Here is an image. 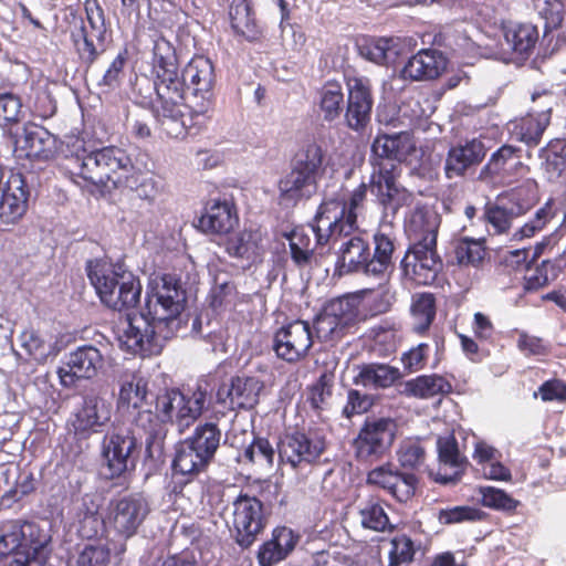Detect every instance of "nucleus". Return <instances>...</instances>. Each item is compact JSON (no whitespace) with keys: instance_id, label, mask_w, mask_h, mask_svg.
<instances>
[{"instance_id":"obj_54","label":"nucleus","mask_w":566,"mask_h":566,"mask_svg":"<svg viewBox=\"0 0 566 566\" xmlns=\"http://www.w3.org/2000/svg\"><path fill=\"white\" fill-rule=\"evenodd\" d=\"M129 60V50L122 48L117 55L108 64L107 69L97 81L96 85L102 92L107 93L117 90L125 77V69Z\"/></svg>"},{"instance_id":"obj_21","label":"nucleus","mask_w":566,"mask_h":566,"mask_svg":"<svg viewBox=\"0 0 566 566\" xmlns=\"http://www.w3.org/2000/svg\"><path fill=\"white\" fill-rule=\"evenodd\" d=\"M442 269L437 247L411 244L401 260L403 276L415 285H431Z\"/></svg>"},{"instance_id":"obj_58","label":"nucleus","mask_w":566,"mask_h":566,"mask_svg":"<svg viewBox=\"0 0 566 566\" xmlns=\"http://www.w3.org/2000/svg\"><path fill=\"white\" fill-rule=\"evenodd\" d=\"M243 458L249 463L271 468L274 463L275 450L268 438L253 432L252 441L243 450Z\"/></svg>"},{"instance_id":"obj_38","label":"nucleus","mask_w":566,"mask_h":566,"mask_svg":"<svg viewBox=\"0 0 566 566\" xmlns=\"http://www.w3.org/2000/svg\"><path fill=\"white\" fill-rule=\"evenodd\" d=\"M148 394V380L139 373H124L119 380L117 409L133 415L143 407Z\"/></svg>"},{"instance_id":"obj_18","label":"nucleus","mask_w":566,"mask_h":566,"mask_svg":"<svg viewBox=\"0 0 566 566\" xmlns=\"http://www.w3.org/2000/svg\"><path fill=\"white\" fill-rule=\"evenodd\" d=\"M347 91L344 123L349 129L361 134L371 120L374 106L371 82L363 76L352 77L347 81Z\"/></svg>"},{"instance_id":"obj_53","label":"nucleus","mask_w":566,"mask_h":566,"mask_svg":"<svg viewBox=\"0 0 566 566\" xmlns=\"http://www.w3.org/2000/svg\"><path fill=\"white\" fill-rule=\"evenodd\" d=\"M385 502L378 497L368 499L359 510L360 523L364 528L375 532L392 531L388 514L385 511Z\"/></svg>"},{"instance_id":"obj_56","label":"nucleus","mask_w":566,"mask_h":566,"mask_svg":"<svg viewBox=\"0 0 566 566\" xmlns=\"http://www.w3.org/2000/svg\"><path fill=\"white\" fill-rule=\"evenodd\" d=\"M334 378L333 373L324 371L314 384L307 387L306 400L314 411L321 412L327 408L333 395Z\"/></svg>"},{"instance_id":"obj_41","label":"nucleus","mask_w":566,"mask_h":566,"mask_svg":"<svg viewBox=\"0 0 566 566\" xmlns=\"http://www.w3.org/2000/svg\"><path fill=\"white\" fill-rule=\"evenodd\" d=\"M374 250L370 251V276L384 280L395 269L394 254L396 251L395 238L388 233L377 231L373 235Z\"/></svg>"},{"instance_id":"obj_59","label":"nucleus","mask_w":566,"mask_h":566,"mask_svg":"<svg viewBox=\"0 0 566 566\" xmlns=\"http://www.w3.org/2000/svg\"><path fill=\"white\" fill-rule=\"evenodd\" d=\"M389 566H407L416 555L415 542L407 534H397L390 541Z\"/></svg>"},{"instance_id":"obj_5","label":"nucleus","mask_w":566,"mask_h":566,"mask_svg":"<svg viewBox=\"0 0 566 566\" xmlns=\"http://www.w3.org/2000/svg\"><path fill=\"white\" fill-rule=\"evenodd\" d=\"M181 95L187 98L192 126L206 128L210 123L214 111L216 84L214 65L205 55H195L178 73Z\"/></svg>"},{"instance_id":"obj_37","label":"nucleus","mask_w":566,"mask_h":566,"mask_svg":"<svg viewBox=\"0 0 566 566\" xmlns=\"http://www.w3.org/2000/svg\"><path fill=\"white\" fill-rule=\"evenodd\" d=\"M20 149L29 159L49 160L56 153V138L43 126L29 124L24 126Z\"/></svg>"},{"instance_id":"obj_12","label":"nucleus","mask_w":566,"mask_h":566,"mask_svg":"<svg viewBox=\"0 0 566 566\" xmlns=\"http://www.w3.org/2000/svg\"><path fill=\"white\" fill-rule=\"evenodd\" d=\"M270 512L255 495L241 491L232 502L231 533L235 544L250 548L264 532Z\"/></svg>"},{"instance_id":"obj_3","label":"nucleus","mask_w":566,"mask_h":566,"mask_svg":"<svg viewBox=\"0 0 566 566\" xmlns=\"http://www.w3.org/2000/svg\"><path fill=\"white\" fill-rule=\"evenodd\" d=\"M367 190V185L361 182L348 198L336 193L321 202L312 227L317 247H326L358 229L357 211L364 206Z\"/></svg>"},{"instance_id":"obj_42","label":"nucleus","mask_w":566,"mask_h":566,"mask_svg":"<svg viewBox=\"0 0 566 566\" xmlns=\"http://www.w3.org/2000/svg\"><path fill=\"white\" fill-rule=\"evenodd\" d=\"M229 18L233 32L250 42L258 41L262 36L251 3L248 0L231 2Z\"/></svg>"},{"instance_id":"obj_9","label":"nucleus","mask_w":566,"mask_h":566,"mask_svg":"<svg viewBox=\"0 0 566 566\" xmlns=\"http://www.w3.org/2000/svg\"><path fill=\"white\" fill-rule=\"evenodd\" d=\"M130 157L126 151L116 146H104L102 148H92L90 154L82 161L77 171H71V179L90 188V191H98L101 195L111 192L114 189V179L119 174L128 172Z\"/></svg>"},{"instance_id":"obj_39","label":"nucleus","mask_w":566,"mask_h":566,"mask_svg":"<svg viewBox=\"0 0 566 566\" xmlns=\"http://www.w3.org/2000/svg\"><path fill=\"white\" fill-rule=\"evenodd\" d=\"M222 243L226 253L235 259L254 262L262 254V233L259 229H243L224 235Z\"/></svg>"},{"instance_id":"obj_15","label":"nucleus","mask_w":566,"mask_h":566,"mask_svg":"<svg viewBox=\"0 0 566 566\" xmlns=\"http://www.w3.org/2000/svg\"><path fill=\"white\" fill-rule=\"evenodd\" d=\"M112 419V405L97 395H86L67 420L69 432L77 441L101 433Z\"/></svg>"},{"instance_id":"obj_1","label":"nucleus","mask_w":566,"mask_h":566,"mask_svg":"<svg viewBox=\"0 0 566 566\" xmlns=\"http://www.w3.org/2000/svg\"><path fill=\"white\" fill-rule=\"evenodd\" d=\"M185 303L186 292L179 280L164 275L161 284L147 293L146 312L128 315L127 328L119 336L120 344L142 357L159 355L165 343L175 335Z\"/></svg>"},{"instance_id":"obj_52","label":"nucleus","mask_w":566,"mask_h":566,"mask_svg":"<svg viewBox=\"0 0 566 566\" xmlns=\"http://www.w3.org/2000/svg\"><path fill=\"white\" fill-rule=\"evenodd\" d=\"M505 39L514 53L528 57L538 42L539 32L532 23H520L505 32Z\"/></svg>"},{"instance_id":"obj_55","label":"nucleus","mask_w":566,"mask_h":566,"mask_svg":"<svg viewBox=\"0 0 566 566\" xmlns=\"http://www.w3.org/2000/svg\"><path fill=\"white\" fill-rule=\"evenodd\" d=\"M287 240L291 259L294 264L298 268L308 265L314 255L315 248H318L316 244H312L311 235L304 229L296 228L287 235Z\"/></svg>"},{"instance_id":"obj_27","label":"nucleus","mask_w":566,"mask_h":566,"mask_svg":"<svg viewBox=\"0 0 566 566\" xmlns=\"http://www.w3.org/2000/svg\"><path fill=\"white\" fill-rule=\"evenodd\" d=\"M439 469L434 481L442 485L454 484L465 473L469 460L460 451L459 443L453 433L437 439Z\"/></svg>"},{"instance_id":"obj_28","label":"nucleus","mask_w":566,"mask_h":566,"mask_svg":"<svg viewBox=\"0 0 566 566\" xmlns=\"http://www.w3.org/2000/svg\"><path fill=\"white\" fill-rule=\"evenodd\" d=\"M239 223L237 206L233 199H209L202 214L198 219L197 227L205 233L228 235Z\"/></svg>"},{"instance_id":"obj_4","label":"nucleus","mask_w":566,"mask_h":566,"mask_svg":"<svg viewBox=\"0 0 566 566\" xmlns=\"http://www.w3.org/2000/svg\"><path fill=\"white\" fill-rule=\"evenodd\" d=\"M87 276L101 302L113 311H126L140 302L142 283L123 263L88 261Z\"/></svg>"},{"instance_id":"obj_22","label":"nucleus","mask_w":566,"mask_h":566,"mask_svg":"<svg viewBox=\"0 0 566 566\" xmlns=\"http://www.w3.org/2000/svg\"><path fill=\"white\" fill-rule=\"evenodd\" d=\"M149 63L155 91L181 87L178 80L179 57L177 50L163 34L156 33L153 36Z\"/></svg>"},{"instance_id":"obj_62","label":"nucleus","mask_w":566,"mask_h":566,"mask_svg":"<svg viewBox=\"0 0 566 566\" xmlns=\"http://www.w3.org/2000/svg\"><path fill=\"white\" fill-rule=\"evenodd\" d=\"M111 559V549L106 543L94 539L84 545L80 552L76 566H107Z\"/></svg>"},{"instance_id":"obj_10","label":"nucleus","mask_w":566,"mask_h":566,"mask_svg":"<svg viewBox=\"0 0 566 566\" xmlns=\"http://www.w3.org/2000/svg\"><path fill=\"white\" fill-rule=\"evenodd\" d=\"M397 423L390 417H366L352 442L354 457L363 464H374L390 453Z\"/></svg>"},{"instance_id":"obj_20","label":"nucleus","mask_w":566,"mask_h":566,"mask_svg":"<svg viewBox=\"0 0 566 566\" xmlns=\"http://www.w3.org/2000/svg\"><path fill=\"white\" fill-rule=\"evenodd\" d=\"M325 449L326 441L323 436L315 431L295 430L284 436L277 451L282 461L297 468L317 462Z\"/></svg>"},{"instance_id":"obj_16","label":"nucleus","mask_w":566,"mask_h":566,"mask_svg":"<svg viewBox=\"0 0 566 566\" xmlns=\"http://www.w3.org/2000/svg\"><path fill=\"white\" fill-rule=\"evenodd\" d=\"M150 513V504L143 493H130L112 500L107 523L119 536H134Z\"/></svg>"},{"instance_id":"obj_61","label":"nucleus","mask_w":566,"mask_h":566,"mask_svg":"<svg viewBox=\"0 0 566 566\" xmlns=\"http://www.w3.org/2000/svg\"><path fill=\"white\" fill-rule=\"evenodd\" d=\"M397 458L402 469L418 470L424 463L426 449L419 440L408 439L400 444Z\"/></svg>"},{"instance_id":"obj_40","label":"nucleus","mask_w":566,"mask_h":566,"mask_svg":"<svg viewBox=\"0 0 566 566\" xmlns=\"http://www.w3.org/2000/svg\"><path fill=\"white\" fill-rule=\"evenodd\" d=\"M128 172L119 174L114 179V189H127L136 196L151 203L159 193V187L153 174L149 170L136 168L132 163Z\"/></svg>"},{"instance_id":"obj_48","label":"nucleus","mask_w":566,"mask_h":566,"mask_svg":"<svg viewBox=\"0 0 566 566\" xmlns=\"http://www.w3.org/2000/svg\"><path fill=\"white\" fill-rule=\"evenodd\" d=\"M221 438L222 432L218 423L205 422L199 423L192 434L185 440L212 462L220 447Z\"/></svg>"},{"instance_id":"obj_49","label":"nucleus","mask_w":566,"mask_h":566,"mask_svg":"<svg viewBox=\"0 0 566 566\" xmlns=\"http://www.w3.org/2000/svg\"><path fill=\"white\" fill-rule=\"evenodd\" d=\"M207 400V391L198 387L191 396L184 394V402L177 405L174 423L180 433L185 432L201 416Z\"/></svg>"},{"instance_id":"obj_13","label":"nucleus","mask_w":566,"mask_h":566,"mask_svg":"<svg viewBox=\"0 0 566 566\" xmlns=\"http://www.w3.org/2000/svg\"><path fill=\"white\" fill-rule=\"evenodd\" d=\"M361 301L356 296H342L331 301L315 319L317 337L324 342H338L352 327L365 322L368 315L359 310Z\"/></svg>"},{"instance_id":"obj_2","label":"nucleus","mask_w":566,"mask_h":566,"mask_svg":"<svg viewBox=\"0 0 566 566\" xmlns=\"http://www.w3.org/2000/svg\"><path fill=\"white\" fill-rule=\"evenodd\" d=\"M415 150L412 136L407 132L378 133L374 138L369 156L373 170L367 188L385 210L396 211L410 199L411 195L397 181V163L406 160Z\"/></svg>"},{"instance_id":"obj_14","label":"nucleus","mask_w":566,"mask_h":566,"mask_svg":"<svg viewBox=\"0 0 566 566\" xmlns=\"http://www.w3.org/2000/svg\"><path fill=\"white\" fill-rule=\"evenodd\" d=\"M138 446L134 431L123 426H114L102 442L105 476L117 479L135 468L132 454Z\"/></svg>"},{"instance_id":"obj_60","label":"nucleus","mask_w":566,"mask_h":566,"mask_svg":"<svg viewBox=\"0 0 566 566\" xmlns=\"http://www.w3.org/2000/svg\"><path fill=\"white\" fill-rule=\"evenodd\" d=\"M454 254L459 264L478 266L484 260L486 249L483 241L464 238L457 243Z\"/></svg>"},{"instance_id":"obj_34","label":"nucleus","mask_w":566,"mask_h":566,"mask_svg":"<svg viewBox=\"0 0 566 566\" xmlns=\"http://www.w3.org/2000/svg\"><path fill=\"white\" fill-rule=\"evenodd\" d=\"M298 542L296 535L286 526H277L272 532V537L260 545L256 558L260 566H273L285 559L295 548Z\"/></svg>"},{"instance_id":"obj_45","label":"nucleus","mask_w":566,"mask_h":566,"mask_svg":"<svg viewBox=\"0 0 566 566\" xmlns=\"http://www.w3.org/2000/svg\"><path fill=\"white\" fill-rule=\"evenodd\" d=\"M401 46L395 38H371L360 46L361 55L378 65H388L397 61Z\"/></svg>"},{"instance_id":"obj_23","label":"nucleus","mask_w":566,"mask_h":566,"mask_svg":"<svg viewBox=\"0 0 566 566\" xmlns=\"http://www.w3.org/2000/svg\"><path fill=\"white\" fill-rule=\"evenodd\" d=\"M264 382L255 376L237 375L222 382L216 394L217 402L231 410L253 409L260 399Z\"/></svg>"},{"instance_id":"obj_25","label":"nucleus","mask_w":566,"mask_h":566,"mask_svg":"<svg viewBox=\"0 0 566 566\" xmlns=\"http://www.w3.org/2000/svg\"><path fill=\"white\" fill-rule=\"evenodd\" d=\"M366 483L386 491L398 502L406 503L415 495L418 479L413 473L401 472L387 462L371 469L367 473Z\"/></svg>"},{"instance_id":"obj_51","label":"nucleus","mask_w":566,"mask_h":566,"mask_svg":"<svg viewBox=\"0 0 566 566\" xmlns=\"http://www.w3.org/2000/svg\"><path fill=\"white\" fill-rule=\"evenodd\" d=\"M542 167L551 177L559 178L566 172V138L551 139L538 151Z\"/></svg>"},{"instance_id":"obj_43","label":"nucleus","mask_w":566,"mask_h":566,"mask_svg":"<svg viewBox=\"0 0 566 566\" xmlns=\"http://www.w3.org/2000/svg\"><path fill=\"white\" fill-rule=\"evenodd\" d=\"M403 392L407 396L430 399L452 392V384L438 374L421 375L405 382Z\"/></svg>"},{"instance_id":"obj_44","label":"nucleus","mask_w":566,"mask_h":566,"mask_svg":"<svg viewBox=\"0 0 566 566\" xmlns=\"http://www.w3.org/2000/svg\"><path fill=\"white\" fill-rule=\"evenodd\" d=\"M410 312L413 318L412 332L426 336L436 319L437 300L429 292L416 293L411 300Z\"/></svg>"},{"instance_id":"obj_31","label":"nucleus","mask_w":566,"mask_h":566,"mask_svg":"<svg viewBox=\"0 0 566 566\" xmlns=\"http://www.w3.org/2000/svg\"><path fill=\"white\" fill-rule=\"evenodd\" d=\"M486 155V147L480 138L465 140L464 144L452 146L444 161V174L448 179L465 176L472 167L480 165Z\"/></svg>"},{"instance_id":"obj_19","label":"nucleus","mask_w":566,"mask_h":566,"mask_svg":"<svg viewBox=\"0 0 566 566\" xmlns=\"http://www.w3.org/2000/svg\"><path fill=\"white\" fill-rule=\"evenodd\" d=\"M312 346L313 332L306 321H292L274 333L273 350L287 363H297L305 358Z\"/></svg>"},{"instance_id":"obj_50","label":"nucleus","mask_w":566,"mask_h":566,"mask_svg":"<svg viewBox=\"0 0 566 566\" xmlns=\"http://www.w3.org/2000/svg\"><path fill=\"white\" fill-rule=\"evenodd\" d=\"M318 107L324 120L332 123L339 118L344 109V92L337 81H327L318 90Z\"/></svg>"},{"instance_id":"obj_17","label":"nucleus","mask_w":566,"mask_h":566,"mask_svg":"<svg viewBox=\"0 0 566 566\" xmlns=\"http://www.w3.org/2000/svg\"><path fill=\"white\" fill-rule=\"evenodd\" d=\"M212 462L185 439L175 447L171 461V478L167 484L169 494L179 496L185 488L206 472Z\"/></svg>"},{"instance_id":"obj_24","label":"nucleus","mask_w":566,"mask_h":566,"mask_svg":"<svg viewBox=\"0 0 566 566\" xmlns=\"http://www.w3.org/2000/svg\"><path fill=\"white\" fill-rule=\"evenodd\" d=\"M30 189L21 174H12L0 196V230L17 226L29 209Z\"/></svg>"},{"instance_id":"obj_46","label":"nucleus","mask_w":566,"mask_h":566,"mask_svg":"<svg viewBox=\"0 0 566 566\" xmlns=\"http://www.w3.org/2000/svg\"><path fill=\"white\" fill-rule=\"evenodd\" d=\"M401 378L397 367L386 364H365L360 367L354 382L364 387L388 388Z\"/></svg>"},{"instance_id":"obj_8","label":"nucleus","mask_w":566,"mask_h":566,"mask_svg":"<svg viewBox=\"0 0 566 566\" xmlns=\"http://www.w3.org/2000/svg\"><path fill=\"white\" fill-rule=\"evenodd\" d=\"M84 11L85 19L71 30L70 38L78 61L90 69L107 51L113 32L98 0H85Z\"/></svg>"},{"instance_id":"obj_47","label":"nucleus","mask_w":566,"mask_h":566,"mask_svg":"<svg viewBox=\"0 0 566 566\" xmlns=\"http://www.w3.org/2000/svg\"><path fill=\"white\" fill-rule=\"evenodd\" d=\"M562 268L558 260H543L541 263L528 264L523 276V290L536 292L555 281Z\"/></svg>"},{"instance_id":"obj_33","label":"nucleus","mask_w":566,"mask_h":566,"mask_svg":"<svg viewBox=\"0 0 566 566\" xmlns=\"http://www.w3.org/2000/svg\"><path fill=\"white\" fill-rule=\"evenodd\" d=\"M440 226L439 216L427 206H417L406 219V232L412 244L426 243L437 247V235Z\"/></svg>"},{"instance_id":"obj_57","label":"nucleus","mask_w":566,"mask_h":566,"mask_svg":"<svg viewBox=\"0 0 566 566\" xmlns=\"http://www.w3.org/2000/svg\"><path fill=\"white\" fill-rule=\"evenodd\" d=\"M481 495L480 503L489 509L514 513L520 505V501L511 496L502 489L494 486H480L478 490Z\"/></svg>"},{"instance_id":"obj_30","label":"nucleus","mask_w":566,"mask_h":566,"mask_svg":"<svg viewBox=\"0 0 566 566\" xmlns=\"http://www.w3.org/2000/svg\"><path fill=\"white\" fill-rule=\"evenodd\" d=\"M103 366V356L94 346H83L70 354L66 367L59 369L61 384L72 387L78 379H91Z\"/></svg>"},{"instance_id":"obj_35","label":"nucleus","mask_w":566,"mask_h":566,"mask_svg":"<svg viewBox=\"0 0 566 566\" xmlns=\"http://www.w3.org/2000/svg\"><path fill=\"white\" fill-rule=\"evenodd\" d=\"M551 106L539 112H528L525 116L511 122V133L516 140L534 148L539 145L551 124Z\"/></svg>"},{"instance_id":"obj_26","label":"nucleus","mask_w":566,"mask_h":566,"mask_svg":"<svg viewBox=\"0 0 566 566\" xmlns=\"http://www.w3.org/2000/svg\"><path fill=\"white\" fill-rule=\"evenodd\" d=\"M524 168L522 148L504 144L491 155L488 163L481 168L479 180L510 182Z\"/></svg>"},{"instance_id":"obj_64","label":"nucleus","mask_w":566,"mask_h":566,"mask_svg":"<svg viewBox=\"0 0 566 566\" xmlns=\"http://www.w3.org/2000/svg\"><path fill=\"white\" fill-rule=\"evenodd\" d=\"M485 513L473 506L460 505L439 511L438 520L442 524H457L462 522H476L485 517Z\"/></svg>"},{"instance_id":"obj_29","label":"nucleus","mask_w":566,"mask_h":566,"mask_svg":"<svg viewBox=\"0 0 566 566\" xmlns=\"http://www.w3.org/2000/svg\"><path fill=\"white\" fill-rule=\"evenodd\" d=\"M337 252L335 270L339 275L361 273L370 276V244L360 234L346 237Z\"/></svg>"},{"instance_id":"obj_6","label":"nucleus","mask_w":566,"mask_h":566,"mask_svg":"<svg viewBox=\"0 0 566 566\" xmlns=\"http://www.w3.org/2000/svg\"><path fill=\"white\" fill-rule=\"evenodd\" d=\"M325 153L316 143L306 144L294 157L291 170L280 179L279 198L286 206H296L316 193L325 172Z\"/></svg>"},{"instance_id":"obj_11","label":"nucleus","mask_w":566,"mask_h":566,"mask_svg":"<svg viewBox=\"0 0 566 566\" xmlns=\"http://www.w3.org/2000/svg\"><path fill=\"white\" fill-rule=\"evenodd\" d=\"M156 97L151 102V113L156 129L161 137L182 139L188 134H198L202 128L186 122L184 108H188L186 96L181 95L180 87L155 91Z\"/></svg>"},{"instance_id":"obj_63","label":"nucleus","mask_w":566,"mask_h":566,"mask_svg":"<svg viewBox=\"0 0 566 566\" xmlns=\"http://www.w3.org/2000/svg\"><path fill=\"white\" fill-rule=\"evenodd\" d=\"M237 295L238 290L233 281H220L219 276H216L214 284L210 289L208 295L209 305L214 311H218L222 307L233 304Z\"/></svg>"},{"instance_id":"obj_36","label":"nucleus","mask_w":566,"mask_h":566,"mask_svg":"<svg viewBox=\"0 0 566 566\" xmlns=\"http://www.w3.org/2000/svg\"><path fill=\"white\" fill-rule=\"evenodd\" d=\"M446 67V61L436 50L423 49L412 55L400 71V77L410 81L432 80Z\"/></svg>"},{"instance_id":"obj_32","label":"nucleus","mask_w":566,"mask_h":566,"mask_svg":"<svg viewBox=\"0 0 566 566\" xmlns=\"http://www.w3.org/2000/svg\"><path fill=\"white\" fill-rule=\"evenodd\" d=\"M133 416V428L135 437H145L146 442V455L148 458L160 457L164 451V439L167 430L165 423L156 412L150 409H138Z\"/></svg>"},{"instance_id":"obj_7","label":"nucleus","mask_w":566,"mask_h":566,"mask_svg":"<svg viewBox=\"0 0 566 566\" xmlns=\"http://www.w3.org/2000/svg\"><path fill=\"white\" fill-rule=\"evenodd\" d=\"M51 537L35 521L10 518L0 523V560L13 557L8 566H30Z\"/></svg>"}]
</instances>
